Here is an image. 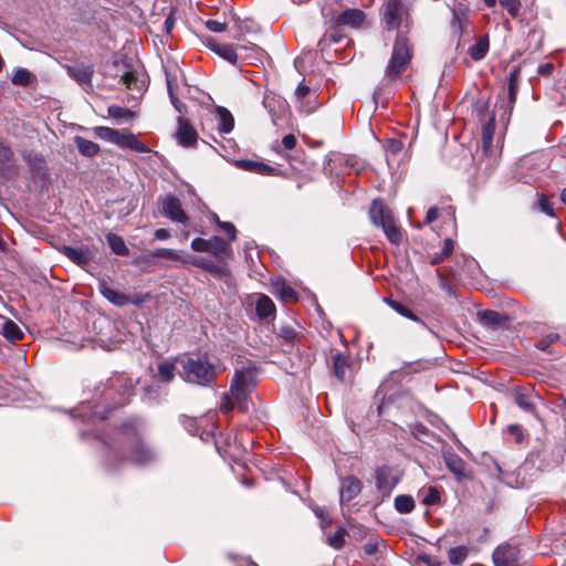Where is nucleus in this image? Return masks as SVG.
<instances>
[{
  "instance_id": "nucleus-1",
  "label": "nucleus",
  "mask_w": 566,
  "mask_h": 566,
  "mask_svg": "<svg viewBox=\"0 0 566 566\" xmlns=\"http://www.w3.org/2000/svg\"><path fill=\"white\" fill-rule=\"evenodd\" d=\"M106 447L104 465L108 471H116L128 463L147 465L157 459L156 452L143 440L139 427L127 423L104 440Z\"/></svg>"
},
{
  "instance_id": "nucleus-2",
  "label": "nucleus",
  "mask_w": 566,
  "mask_h": 566,
  "mask_svg": "<svg viewBox=\"0 0 566 566\" xmlns=\"http://www.w3.org/2000/svg\"><path fill=\"white\" fill-rule=\"evenodd\" d=\"M133 379L123 375L116 376L109 379L105 387L103 405L95 403L92 406L91 402L82 403L76 410V416L84 418L88 422H94L96 419L102 421L106 418L107 410L105 405L108 403L109 407L112 405V408L126 405L133 395Z\"/></svg>"
},
{
  "instance_id": "nucleus-3",
  "label": "nucleus",
  "mask_w": 566,
  "mask_h": 566,
  "mask_svg": "<svg viewBox=\"0 0 566 566\" xmlns=\"http://www.w3.org/2000/svg\"><path fill=\"white\" fill-rule=\"evenodd\" d=\"M259 368L251 360L237 361L234 376L230 385L231 397L238 402L240 411L249 409L251 391L258 384Z\"/></svg>"
},
{
  "instance_id": "nucleus-4",
  "label": "nucleus",
  "mask_w": 566,
  "mask_h": 566,
  "mask_svg": "<svg viewBox=\"0 0 566 566\" xmlns=\"http://www.w3.org/2000/svg\"><path fill=\"white\" fill-rule=\"evenodd\" d=\"M181 378L190 384L208 387L211 386L217 377V367L207 354H197L188 356L180 360Z\"/></svg>"
},
{
  "instance_id": "nucleus-5",
  "label": "nucleus",
  "mask_w": 566,
  "mask_h": 566,
  "mask_svg": "<svg viewBox=\"0 0 566 566\" xmlns=\"http://www.w3.org/2000/svg\"><path fill=\"white\" fill-rule=\"evenodd\" d=\"M412 57L408 38L402 32L397 34L392 54L385 71V77L394 81L407 69Z\"/></svg>"
},
{
  "instance_id": "nucleus-6",
  "label": "nucleus",
  "mask_w": 566,
  "mask_h": 566,
  "mask_svg": "<svg viewBox=\"0 0 566 566\" xmlns=\"http://www.w3.org/2000/svg\"><path fill=\"white\" fill-rule=\"evenodd\" d=\"M369 217L371 222L376 227H380L386 234L387 239L392 244H399L402 239V234L400 229L395 224L392 213L390 209H388L382 200L375 199L371 202L369 209Z\"/></svg>"
},
{
  "instance_id": "nucleus-7",
  "label": "nucleus",
  "mask_w": 566,
  "mask_h": 566,
  "mask_svg": "<svg viewBox=\"0 0 566 566\" xmlns=\"http://www.w3.org/2000/svg\"><path fill=\"white\" fill-rule=\"evenodd\" d=\"M94 133L98 138L109 142L119 148L132 149L137 153H149V148L128 130L97 126L94 128Z\"/></svg>"
},
{
  "instance_id": "nucleus-8",
  "label": "nucleus",
  "mask_w": 566,
  "mask_h": 566,
  "mask_svg": "<svg viewBox=\"0 0 566 566\" xmlns=\"http://www.w3.org/2000/svg\"><path fill=\"white\" fill-rule=\"evenodd\" d=\"M387 30H398L406 33L409 30V13L401 0H387L382 10Z\"/></svg>"
},
{
  "instance_id": "nucleus-9",
  "label": "nucleus",
  "mask_w": 566,
  "mask_h": 566,
  "mask_svg": "<svg viewBox=\"0 0 566 566\" xmlns=\"http://www.w3.org/2000/svg\"><path fill=\"white\" fill-rule=\"evenodd\" d=\"M376 488L382 497L391 494L398 483V478L389 467H381L375 473Z\"/></svg>"
},
{
  "instance_id": "nucleus-10",
  "label": "nucleus",
  "mask_w": 566,
  "mask_h": 566,
  "mask_svg": "<svg viewBox=\"0 0 566 566\" xmlns=\"http://www.w3.org/2000/svg\"><path fill=\"white\" fill-rule=\"evenodd\" d=\"M495 566H520V551L510 544L500 545L493 553Z\"/></svg>"
},
{
  "instance_id": "nucleus-11",
  "label": "nucleus",
  "mask_w": 566,
  "mask_h": 566,
  "mask_svg": "<svg viewBox=\"0 0 566 566\" xmlns=\"http://www.w3.org/2000/svg\"><path fill=\"white\" fill-rule=\"evenodd\" d=\"M163 214L174 222L187 223L188 216L182 209V205L178 198L168 195L164 198L161 205Z\"/></svg>"
},
{
  "instance_id": "nucleus-12",
  "label": "nucleus",
  "mask_w": 566,
  "mask_h": 566,
  "mask_svg": "<svg viewBox=\"0 0 566 566\" xmlns=\"http://www.w3.org/2000/svg\"><path fill=\"white\" fill-rule=\"evenodd\" d=\"M361 490L363 483L358 478L348 475L342 479L339 489L340 504L348 503L354 500Z\"/></svg>"
},
{
  "instance_id": "nucleus-13",
  "label": "nucleus",
  "mask_w": 566,
  "mask_h": 566,
  "mask_svg": "<svg viewBox=\"0 0 566 566\" xmlns=\"http://www.w3.org/2000/svg\"><path fill=\"white\" fill-rule=\"evenodd\" d=\"M61 252L73 263L82 268L87 265L94 256L92 250L87 245H81L77 248L63 245Z\"/></svg>"
},
{
  "instance_id": "nucleus-14",
  "label": "nucleus",
  "mask_w": 566,
  "mask_h": 566,
  "mask_svg": "<svg viewBox=\"0 0 566 566\" xmlns=\"http://www.w3.org/2000/svg\"><path fill=\"white\" fill-rule=\"evenodd\" d=\"M176 138L179 145L184 147H192L197 143L198 134L188 119L179 117Z\"/></svg>"
},
{
  "instance_id": "nucleus-15",
  "label": "nucleus",
  "mask_w": 566,
  "mask_h": 566,
  "mask_svg": "<svg viewBox=\"0 0 566 566\" xmlns=\"http://www.w3.org/2000/svg\"><path fill=\"white\" fill-rule=\"evenodd\" d=\"M98 291L105 297L109 303H112L115 306H125L128 303H130V298L128 295L112 289L106 280L101 279L98 281Z\"/></svg>"
},
{
  "instance_id": "nucleus-16",
  "label": "nucleus",
  "mask_w": 566,
  "mask_h": 566,
  "mask_svg": "<svg viewBox=\"0 0 566 566\" xmlns=\"http://www.w3.org/2000/svg\"><path fill=\"white\" fill-rule=\"evenodd\" d=\"M365 21V13L359 9H347L335 18L337 25L358 28Z\"/></svg>"
},
{
  "instance_id": "nucleus-17",
  "label": "nucleus",
  "mask_w": 566,
  "mask_h": 566,
  "mask_svg": "<svg viewBox=\"0 0 566 566\" xmlns=\"http://www.w3.org/2000/svg\"><path fill=\"white\" fill-rule=\"evenodd\" d=\"M208 253H211L219 260H226L232 255V250L227 241L214 235L209 239Z\"/></svg>"
},
{
  "instance_id": "nucleus-18",
  "label": "nucleus",
  "mask_w": 566,
  "mask_h": 566,
  "mask_svg": "<svg viewBox=\"0 0 566 566\" xmlns=\"http://www.w3.org/2000/svg\"><path fill=\"white\" fill-rule=\"evenodd\" d=\"M67 74L81 85H91L93 70L86 65L67 66Z\"/></svg>"
},
{
  "instance_id": "nucleus-19",
  "label": "nucleus",
  "mask_w": 566,
  "mask_h": 566,
  "mask_svg": "<svg viewBox=\"0 0 566 566\" xmlns=\"http://www.w3.org/2000/svg\"><path fill=\"white\" fill-rule=\"evenodd\" d=\"M208 46L217 53L219 56L228 61L229 63L235 65L238 62V54L231 44H220L216 41H210Z\"/></svg>"
},
{
  "instance_id": "nucleus-20",
  "label": "nucleus",
  "mask_w": 566,
  "mask_h": 566,
  "mask_svg": "<svg viewBox=\"0 0 566 566\" xmlns=\"http://www.w3.org/2000/svg\"><path fill=\"white\" fill-rule=\"evenodd\" d=\"M218 130L220 134H229L234 127V118L232 114L224 107L217 108Z\"/></svg>"
},
{
  "instance_id": "nucleus-21",
  "label": "nucleus",
  "mask_w": 566,
  "mask_h": 566,
  "mask_svg": "<svg viewBox=\"0 0 566 566\" xmlns=\"http://www.w3.org/2000/svg\"><path fill=\"white\" fill-rule=\"evenodd\" d=\"M443 458H444L447 468L454 475H457L458 478H461L464 475L465 463L458 454H455L453 452H446Z\"/></svg>"
},
{
  "instance_id": "nucleus-22",
  "label": "nucleus",
  "mask_w": 566,
  "mask_h": 566,
  "mask_svg": "<svg viewBox=\"0 0 566 566\" xmlns=\"http://www.w3.org/2000/svg\"><path fill=\"white\" fill-rule=\"evenodd\" d=\"M520 78L521 69L520 66H514L509 74L507 97L510 105L515 103Z\"/></svg>"
},
{
  "instance_id": "nucleus-23",
  "label": "nucleus",
  "mask_w": 566,
  "mask_h": 566,
  "mask_svg": "<svg viewBox=\"0 0 566 566\" xmlns=\"http://www.w3.org/2000/svg\"><path fill=\"white\" fill-rule=\"evenodd\" d=\"M489 36L483 35L473 45L469 48L468 53L474 61H480L485 57L489 51Z\"/></svg>"
},
{
  "instance_id": "nucleus-24",
  "label": "nucleus",
  "mask_w": 566,
  "mask_h": 566,
  "mask_svg": "<svg viewBox=\"0 0 566 566\" xmlns=\"http://www.w3.org/2000/svg\"><path fill=\"white\" fill-rule=\"evenodd\" d=\"M480 321L490 327L496 328L506 322V316L495 311H483L479 313Z\"/></svg>"
},
{
  "instance_id": "nucleus-25",
  "label": "nucleus",
  "mask_w": 566,
  "mask_h": 566,
  "mask_svg": "<svg viewBox=\"0 0 566 566\" xmlns=\"http://www.w3.org/2000/svg\"><path fill=\"white\" fill-rule=\"evenodd\" d=\"M514 399L521 409L530 413H535L534 396L531 392L516 390Z\"/></svg>"
},
{
  "instance_id": "nucleus-26",
  "label": "nucleus",
  "mask_w": 566,
  "mask_h": 566,
  "mask_svg": "<svg viewBox=\"0 0 566 566\" xmlns=\"http://www.w3.org/2000/svg\"><path fill=\"white\" fill-rule=\"evenodd\" d=\"M332 359L334 375L337 377V379L344 380L346 377L347 369L349 368L347 357H345L340 353H336L333 355Z\"/></svg>"
},
{
  "instance_id": "nucleus-27",
  "label": "nucleus",
  "mask_w": 566,
  "mask_h": 566,
  "mask_svg": "<svg viewBox=\"0 0 566 566\" xmlns=\"http://www.w3.org/2000/svg\"><path fill=\"white\" fill-rule=\"evenodd\" d=\"M107 243L111 248V250L120 256H126L129 254V249L125 244V241L122 237L115 234V233H108L106 235Z\"/></svg>"
},
{
  "instance_id": "nucleus-28",
  "label": "nucleus",
  "mask_w": 566,
  "mask_h": 566,
  "mask_svg": "<svg viewBox=\"0 0 566 566\" xmlns=\"http://www.w3.org/2000/svg\"><path fill=\"white\" fill-rule=\"evenodd\" d=\"M74 142L78 151L83 156L93 157L99 151V146L96 143L85 139L81 136H76Z\"/></svg>"
},
{
  "instance_id": "nucleus-29",
  "label": "nucleus",
  "mask_w": 566,
  "mask_h": 566,
  "mask_svg": "<svg viewBox=\"0 0 566 566\" xmlns=\"http://www.w3.org/2000/svg\"><path fill=\"white\" fill-rule=\"evenodd\" d=\"M273 293L279 295L284 301H296V292L284 281L273 282Z\"/></svg>"
},
{
  "instance_id": "nucleus-30",
  "label": "nucleus",
  "mask_w": 566,
  "mask_h": 566,
  "mask_svg": "<svg viewBox=\"0 0 566 566\" xmlns=\"http://www.w3.org/2000/svg\"><path fill=\"white\" fill-rule=\"evenodd\" d=\"M255 310H256V314L260 317L266 318V317H269L270 315L273 314V312L275 310V306H274V303L272 302V300L269 296L260 295L258 301H256Z\"/></svg>"
},
{
  "instance_id": "nucleus-31",
  "label": "nucleus",
  "mask_w": 566,
  "mask_h": 566,
  "mask_svg": "<svg viewBox=\"0 0 566 566\" xmlns=\"http://www.w3.org/2000/svg\"><path fill=\"white\" fill-rule=\"evenodd\" d=\"M157 369H158L157 377L161 382L167 384L174 379L175 373H176V366L174 363L168 361V360L161 361L158 365Z\"/></svg>"
},
{
  "instance_id": "nucleus-32",
  "label": "nucleus",
  "mask_w": 566,
  "mask_h": 566,
  "mask_svg": "<svg viewBox=\"0 0 566 566\" xmlns=\"http://www.w3.org/2000/svg\"><path fill=\"white\" fill-rule=\"evenodd\" d=\"M416 504L411 495L401 494L395 499V509L400 514H408L413 511Z\"/></svg>"
},
{
  "instance_id": "nucleus-33",
  "label": "nucleus",
  "mask_w": 566,
  "mask_h": 566,
  "mask_svg": "<svg viewBox=\"0 0 566 566\" xmlns=\"http://www.w3.org/2000/svg\"><path fill=\"white\" fill-rule=\"evenodd\" d=\"M3 336L11 342H17L22 339L23 332L13 321L7 319L3 324Z\"/></svg>"
},
{
  "instance_id": "nucleus-34",
  "label": "nucleus",
  "mask_w": 566,
  "mask_h": 566,
  "mask_svg": "<svg viewBox=\"0 0 566 566\" xmlns=\"http://www.w3.org/2000/svg\"><path fill=\"white\" fill-rule=\"evenodd\" d=\"M107 112L112 118L120 122H128L134 117V113L130 109L117 105L108 106Z\"/></svg>"
},
{
  "instance_id": "nucleus-35",
  "label": "nucleus",
  "mask_w": 566,
  "mask_h": 566,
  "mask_svg": "<svg viewBox=\"0 0 566 566\" xmlns=\"http://www.w3.org/2000/svg\"><path fill=\"white\" fill-rule=\"evenodd\" d=\"M421 496L422 504L427 506L439 504L441 499L440 491L434 486L421 490Z\"/></svg>"
},
{
  "instance_id": "nucleus-36",
  "label": "nucleus",
  "mask_w": 566,
  "mask_h": 566,
  "mask_svg": "<svg viewBox=\"0 0 566 566\" xmlns=\"http://www.w3.org/2000/svg\"><path fill=\"white\" fill-rule=\"evenodd\" d=\"M468 556V548L464 546L452 547L448 551V559L452 565H461Z\"/></svg>"
},
{
  "instance_id": "nucleus-37",
  "label": "nucleus",
  "mask_w": 566,
  "mask_h": 566,
  "mask_svg": "<svg viewBox=\"0 0 566 566\" xmlns=\"http://www.w3.org/2000/svg\"><path fill=\"white\" fill-rule=\"evenodd\" d=\"M34 78V75L28 71L27 69H18L12 78H11V82L14 84V85H21V86H27L29 85L32 80Z\"/></svg>"
},
{
  "instance_id": "nucleus-38",
  "label": "nucleus",
  "mask_w": 566,
  "mask_h": 566,
  "mask_svg": "<svg viewBox=\"0 0 566 566\" xmlns=\"http://www.w3.org/2000/svg\"><path fill=\"white\" fill-rule=\"evenodd\" d=\"M493 135H494V120H490L488 124H485L482 127V148L484 151H488L493 142Z\"/></svg>"
},
{
  "instance_id": "nucleus-39",
  "label": "nucleus",
  "mask_w": 566,
  "mask_h": 566,
  "mask_svg": "<svg viewBox=\"0 0 566 566\" xmlns=\"http://www.w3.org/2000/svg\"><path fill=\"white\" fill-rule=\"evenodd\" d=\"M389 305L392 310H395L400 315L424 325V323L420 319V317H418L416 314H413V312L410 308L402 305L401 303H399L397 301H390Z\"/></svg>"
},
{
  "instance_id": "nucleus-40",
  "label": "nucleus",
  "mask_w": 566,
  "mask_h": 566,
  "mask_svg": "<svg viewBox=\"0 0 566 566\" xmlns=\"http://www.w3.org/2000/svg\"><path fill=\"white\" fill-rule=\"evenodd\" d=\"M192 264L197 265V266H201L202 269L208 270L211 273H221L223 271V269L221 266L214 264L210 260H206L202 258L193 260Z\"/></svg>"
},
{
  "instance_id": "nucleus-41",
  "label": "nucleus",
  "mask_w": 566,
  "mask_h": 566,
  "mask_svg": "<svg viewBox=\"0 0 566 566\" xmlns=\"http://www.w3.org/2000/svg\"><path fill=\"white\" fill-rule=\"evenodd\" d=\"M12 157L11 148L0 142V167H8L12 161Z\"/></svg>"
},
{
  "instance_id": "nucleus-42",
  "label": "nucleus",
  "mask_w": 566,
  "mask_h": 566,
  "mask_svg": "<svg viewBox=\"0 0 566 566\" xmlns=\"http://www.w3.org/2000/svg\"><path fill=\"white\" fill-rule=\"evenodd\" d=\"M345 530L339 528L334 535L328 537V544L336 549L342 548L345 543Z\"/></svg>"
},
{
  "instance_id": "nucleus-43",
  "label": "nucleus",
  "mask_w": 566,
  "mask_h": 566,
  "mask_svg": "<svg viewBox=\"0 0 566 566\" xmlns=\"http://www.w3.org/2000/svg\"><path fill=\"white\" fill-rule=\"evenodd\" d=\"M499 2L511 15L515 17L517 14L520 0H499Z\"/></svg>"
},
{
  "instance_id": "nucleus-44",
  "label": "nucleus",
  "mask_w": 566,
  "mask_h": 566,
  "mask_svg": "<svg viewBox=\"0 0 566 566\" xmlns=\"http://www.w3.org/2000/svg\"><path fill=\"white\" fill-rule=\"evenodd\" d=\"M538 207H539L541 211L544 212L545 214L551 216V217L554 216L553 205L551 203V201L548 200V198L546 196L542 195L539 197Z\"/></svg>"
},
{
  "instance_id": "nucleus-45",
  "label": "nucleus",
  "mask_w": 566,
  "mask_h": 566,
  "mask_svg": "<svg viewBox=\"0 0 566 566\" xmlns=\"http://www.w3.org/2000/svg\"><path fill=\"white\" fill-rule=\"evenodd\" d=\"M235 405L238 406V402L231 397V391L229 390L228 394H224L220 408L223 412H229Z\"/></svg>"
},
{
  "instance_id": "nucleus-46",
  "label": "nucleus",
  "mask_w": 566,
  "mask_h": 566,
  "mask_svg": "<svg viewBox=\"0 0 566 566\" xmlns=\"http://www.w3.org/2000/svg\"><path fill=\"white\" fill-rule=\"evenodd\" d=\"M209 239L196 238L191 242V248L197 252H208Z\"/></svg>"
},
{
  "instance_id": "nucleus-47",
  "label": "nucleus",
  "mask_w": 566,
  "mask_h": 566,
  "mask_svg": "<svg viewBox=\"0 0 566 566\" xmlns=\"http://www.w3.org/2000/svg\"><path fill=\"white\" fill-rule=\"evenodd\" d=\"M219 228L222 229L228 235L230 241H234L237 239V229L231 222H219Z\"/></svg>"
},
{
  "instance_id": "nucleus-48",
  "label": "nucleus",
  "mask_w": 566,
  "mask_h": 566,
  "mask_svg": "<svg viewBox=\"0 0 566 566\" xmlns=\"http://www.w3.org/2000/svg\"><path fill=\"white\" fill-rule=\"evenodd\" d=\"M207 29L211 32H222L226 30V23L218 20H207L205 22Z\"/></svg>"
},
{
  "instance_id": "nucleus-49",
  "label": "nucleus",
  "mask_w": 566,
  "mask_h": 566,
  "mask_svg": "<svg viewBox=\"0 0 566 566\" xmlns=\"http://www.w3.org/2000/svg\"><path fill=\"white\" fill-rule=\"evenodd\" d=\"M237 166L243 170L255 172V169L258 167V161L243 159V160L237 161Z\"/></svg>"
},
{
  "instance_id": "nucleus-50",
  "label": "nucleus",
  "mask_w": 566,
  "mask_h": 566,
  "mask_svg": "<svg viewBox=\"0 0 566 566\" xmlns=\"http://www.w3.org/2000/svg\"><path fill=\"white\" fill-rule=\"evenodd\" d=\"M155 256L163 258V259H171V260L178 259V255L174 250L165 249V248L158 249L155 252Z\"/></svg>"
},
{
  "instance_id": "nucleus-51",
  "label": "nucleus",
  "mask_w": 566,
  "mask_h": 566,
  "mask_svg": "<svg viewBox=\"0 0 566 566\" xmlns=\"http://www.w3.org/2000/svg\"><path fill=\"white\" fill-rule=\"evenodd\" d=\"M453 249H454V242L451 239H446L443 241L441 254H443V256L448 258L453 252Z\"/></svg>"
},
{
  "instance_id": "nucleus-52",
  "label": "nucleus",
  "mask_w": 566,
  "mask_h": 566,
  "mask_svg": "<svg viewBox=\"0 0 566 566\" xmlns=\"http://www.w3.org/2000/svg\"><path fill=\"white\" fill-rule=\"evenodd\" d=\"M282 144L285 149H293L296 145V138L292 134L285 135L282 139Z\"/></svg>"
},
{
  "instance_id": "nucleus-53",
  "label": "nucleus",
  "mask_w": 566,
  "mask_h": 566,
  "mask_svg": "<svg viewBox=\"0 0 566 566\" xmlns=\"http://www.w3.org/2000/svg\"><path fill=\"white\" fill-rule=\"evenodd\" d=\"M274 170L273 167L264 164V163H261V161H258V167L255 169V172L256 174H260V175H270L272 174Z\"/></svg>"
},
{
  "instance_id": "nucleus-54",
  "label": "nucleus",
  "mask_w": 566,
  "mask_h": 566,
  "mask_svg": "<svg viewBox=\"0 0 566 566\" xmlns=\"http://www.w3.org/2000/svg\"><path fill=\"white\" fill-rule=\"evenodd\" d=\"M168 83V92H169V95H170V98H171V103L174 104V106L176 107V109L181 113L182 109L181 107L184 106L179 101L178 98L174 95L172 93V90H171V84H170V81L168 80L167 81Z\"/></svg>"
},
{
  "instance_id": "nucleus-55",
  "label": "nucleus",
  "mask_w": 566,
  "mask_h": 566,
  "mask_svg": "<svg viewBox=\"0 0 566 566\" xmlns=\"http://www.w3.org/2000/svg\"><path fill=\"white\" fill-rule=\"evenodd\" d=\"M122 81L128 88H132L133 84L136 82V76L132 72H126L122 76Z\"/></svg>"
},
{
  "instance_id": "nucleus-56",
  "label": "nucleus",
  "mask_w": 566,
  "mask_h": 566,
  "mask_svg": "<svg viewBox=\"0 0 566 566\" xmlns=\"http://www.w3.org/2000/svg\"><path fill=\"white\" fill-rule=\"evenodd\" d=\"M553 64L552 63H544L538 66V74L543 76H549L553 73Z\"/></svg>"
},
{
  "instance_id": "nucleus-57",
  "label": "nucleus",
  "mask_w": 566,
  "mask_h": 566,
  "mask_svg": "<svg viewBox=\"0 0 566 566\" xmlns=\"http://www.w3.org/2000/svg\"><path fill=\"white\" fill-rule=\"evenodd\" d=\"M438 216H439V211L437 208L434 207H431L428 211H427V216H426V223H431L433 222L434 220L438 219Z\"/></svg>"
},
{
  "instance_id": "nucleus-58",
  "label": "nucleus",
  "mask_w": 566,
  "mask_h": 566,
  "mask_svg": "<svg viewBox=\"0 0 566 566\" xmlns=\"http://www.w3.org/2000/svg\"><path fill=\"white\" fill-rule=\"evenodd\" d=\"M310 93V87L305 84H300L295 91V95L298 98H304Z\"/></svg>"
},
{
  "instance_id": "nucleus-59",
  "label": "nucleus",
  "mask_w": 566,
  "mask_h": 566,
  "mask_svg": "<svg viewBox=\"0 0 566 566\" xmlns=\"http://www.w3.org/2000/svg\"><path fill=\"white\" fill-rule=\"evenodd\" d=\"M174 27H175V19H174V17H172V13H170V14L166 18V20H165V22H164V29H165L166 33H168V34H169V33L171 32V30L174 29Z\"/></svg>"
},
{
  "instance_id": "nucleus-60",
  "label": "nucleus",
  "mask_w": 566,
  "mask_h": 566,
  "mask_svg": "<svg viewBox=\"0 0 566 566\" xmlns=\"http://www.w3.org/2000/svg\"><path fill=\"white\" fill-rule=\"evenodd\" d=\"M157 240H166L170 237V233L167 229H157L154 234Z\"/></svg>"
},
{
  "instance_id": "nucleus-61",
  "label": "nucleus",
  "mask_w": 566,
  "mask_h": 566,
  "mask_svg": "<svg viewBox=\"0 0 566 566\" xmlns=\"http://www.w3.org/2000/svg\"><path fill=\"white\" fill-rule=\"evenodd\" d=\"M452 27L459 31L462 30V18L457 11H453Z\"/></svg>"
},
{
  "instance_id": "nucleus-62",
  "label": "nucleus",
  "mask_w": 566,
  "mask_h": 566,
  "mask_svg": "<svg viewBox=\"0 0 566 566\" xmlns=\"http://www.w3.org/2000/svg\"><path fill=\"white\" fill-rule=\"evenodd\" d=\"M419 560H421L422 563L427 564L428 566H439L440 565L438 562L433 560L428 555L419 556Z\"/></svg>"
},
{
  "instance_id": "nucleus-63",
  "label": "nucleus",
  "mask_w": 566,
  "mask_h": 566,
  "mask_svg": "<svg viewBox=\"0 0 566 566\" xmlns=\"http://www.w3.org/2000/svg\"><path fill=\"white\" fill-rule=\"evenodd\" d=\"M377 549V546L375 544H371V543H367L365 545V552L368 554V555H371L376 552Z\"/></svg>"
},
{
  "instance_id": "nucleus-64",
  "label": "nucleus",
  "mask_w": 566,
  "mask_h": 566,
  "mask_svg": "<svg viewBox=\"0 0 566 566\" xmlns=\"http://www.w3.org/2000/svg\"><path fill=\"white\" fill-rule=\"evenodd\" d=\"M548 346H549V343L546 338L541 339L537 344V348L541 350H546Z\"/></svg>"
}]
</instances>
